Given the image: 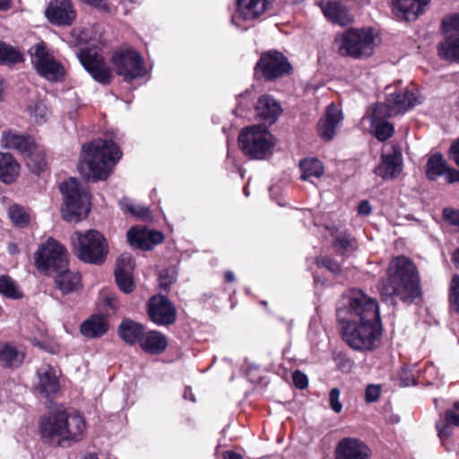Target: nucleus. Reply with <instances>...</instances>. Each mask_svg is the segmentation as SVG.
Segmentation results:
<instances>
[{"instance_id":"c85d7f7f","label":"nucleus","mask_w":459,"mask_h":459,"mask_svg":"<svg viewBox=\"0 0 459 459\" xmlns=\"http://www.w3.org/2000/svg\"><path fill=\"white\" fill-rule=\"evenodd\" d=\"M143 351L151 354H160L165 351L168 346L167 338L158 331H150L143 335L140 341Z\"/></svg>"},{"instance_id":"39448f33","label":"nucleus","mask_w":459,"mask_h":459,"mask_svg":"<svg viewBox=\"0 0 459 459\" xmlns=\"http://www.w3.org/2000/svg\"><path fill=\"white\" fill-rule=\"evenodd\" d=\"M74 41L80 47L76 51V57L83 69L94 82L102 86L110 85L114 80V74L103 56L107 39L100 34L98 39H92L91 42L79 35Z\"/></svg>"},{"instance_id":"a211bd4d","label":"nucleus","mask_w":459,"mask_h":459,"mask_svg":"<svg viewBox=\"0 0 459 459\" xmlns=\"http://www.w3.org/2000/svg\"><path fill=\"white\" fill-rule=\"evenodd\" d=\"M148 315L158 325H170L177 318V309L164 295H154L148 301Z\"/></svg>"},{"instance_id":"e2e57ef3","label":"nucleus","mask_w":459,"mask_h":459,"mask_svg":"<svg viewBox=\"0 0 459 459\" xmlns=\"http://www.w3.org/2000/svg\"><path fill=\"white\" fill-rule=\"evenodd\" d=\"M446 181L448 183L459 182V170L450 169L446 173Z\"/></svg>"},{"instance_id":"a19ab883","label":"nucleus","mask_w":459,"mask_h":459,"mask_svg":"<svg viewBox=\"0 0 459 459\" xmlns=\"http://www.w3.org/2000/svg\"><path fill=\"white\" fill-rule=\"evenodd\" d=\"M8 216L12 222L20 228L27 226L30 221L29 214L18 204H13L9 207Z\"/></svg>"},{"instance_id":"2f4dec72","label":"nucleus","mask_w":459,"mask_h":459,"mask_svg":"<svg viewBox=\"0 0 459 459\" xmlns=\"http://www.w3.org/2000/svg\"><path fill=\"white\" fill-rule=\"evenodd\" d=\"M459 427V402H455L452 408L445 412L444 419L438 420L436 424L438 436L443 438L451 434V427Z\"/></svg>"},{"instance_id":"ea45409f","label":"nucleus","mask_w":459,"mask_h":459,"mask_svg":"<svg viewBox=\"0 0 459 459\" xmlns=\"http://www.w3.org/2000/svg\"><path fill=\"white\" fill-rule=\"evenodd\" d=\"M120 205L125 212L132 214L133 216L144 221L151 220L152 218L151 212L147 207L142 205H134L129 199H122L120 201Z\"/></svg>"},{"instance_id":"864d4df0","label":"nucleus","mask_w":459,"mask_h":459,"mask_svg":"<svg viewBox=\"0 0 459 459\" xmlns=\"http://www.w3.org/2000/svg\"><path fill=\"white\" fill-rule=\"evenodd\" d=\"M443 218L449 224L457 227L459 230V210L445 208L443 210Z\"/></svg>"},{"instance_id":"338daca9","label":"nucleus","mask_w":459,"mask_h":459,"mask_svg":"<svg viewBox=\"0 0 459 459\" xmlns=\"http://www.w3.org/2000/svg\"><path fill=\"white\" fill-rule=\"evenodd\" d=\"M223 459H243L239 454L233 451H226L223 453Z\"/></svg>"},{"instance_id":"f3484780","label":"nucleus","mask_w":459,"mask_h":459,"mask_svg":"<svg viewBox=\"0 0 459 459\" xmlns=\"http://www.w3.org/2000/svg\"><path fill=\"white\" fill-rule=\"evenodd\" d=\"M316 5L325 19L333 25L348 27L355 21L350 8L342 0H319Z\"/></svg>"},{"instance_id":"6e6d98bb","label":"nucleus","mask_w":459,"mask_h":459,"mask_svg":"<svg viewBox=\"0 0 459 459\" xmlns=\"http://www.w3.org/2000/svg\"><path fill=\"white\" fill-rule=\"evenodd\" d=\"M351 238L347 235L340 233L335 236L334 245L343 250L348 249L351 246Z\"/></svg>"},{"instance_id":"cd10ccee","label":"nucleus","mask_w":459,"mask_h":459,"mask_svg":"<svg viewBox=\"0 0 459 459\" xmlns=\"http://www.w3.org/2000/svg\"><path fill=\"white\" fill-rule=\"evenodd\" d=\"M108 324L104 316L93 315L86 319L80 327L82 335L88 338H97L107 333Z\"/></svg>"},{"instance_id":"473e14b6","label":"nucleus","mask_w":459,"mask_h":459,"mask_svg":"<svg viewBox=\"0 0 459 459\" xmlns=\"http://www.w3.org/2000/svg\"><path fill=\"white\" fill-rule=\"evenodd\" d=\"M439 56L449 62L459 64V35H449L438 45Z\"/></svg>"},{"instance_id":"4d7b16f0","label":"nucleus","mask_w":459,"mask_h":459,"mask_svg":"<svg viewBox=\"0 0 459 459\" xmlns=\"http://www.w3.org/2000/svg\"><path fill=\"white\" fill-rule=\"evenodd\" d=\"M322 115H343L342 109L333 101L330 102Z\"/></svg>"},{"instance_id":"ddd939ff","label":"nucleus","mask_w":459,"mask_h":459,"mask_svg":"<svg viewBox=\"0 0 459 459\" xmlns=\"http://www.w3.org/2000/svg\"><path fill=\"white\" fill-rule=\"evenodd\" d=\"M67 264L65 249L53 238H49L35 253V264L46 274H54L67 267Z\"/></svg>"},{"instance_id":"de8ad7c7","label":"nucleus","mask_w":459,"mask_h":459,"mask_svg":"<svg viewBox=\"0 0 459 459\" xmlns=\"http://www.w3.org/2000/svg\"><path fill=\"white\" fill-rule=\"evenodd\" d=\"M29 156L28 165L30 167L34 173H40L46 167V160L39 154H35L30 152V154H27Z\"/></svg>"},{"instance_id":"f8f14e48","label":"nucleus","mask_w":459,"mask_h":459,"mask_svg":"<svg viewBox=\"0 0 459 459\" xmlns=\"http://www.w3.org/2000/svg\"><path fill=\"white\" fill-rule=\"evenodd\" d=\"M77 257L90 264H101L108 255V244L101 233L90 230L85 233L74 232L71 237Z\"/></svg>"},{"instance_id":"6e6552de","label":"nucleus","mask_w":459,"mask_h":459,"mask_svg":"<svg viewBox=\"0 0 459 459\" xmlns=\"http://www.w3.org/2000/svg\"><path fill=\"white\" fill-rule=\"evenodd\" d=\"M109 63L114 67L117 75L126 82H133L143 78L149 70L142 54L134 48L118 47L110 53Z\"/></svg>"},{"instance_id":"13d9d810","label":"nucleus","mask_w":459,"mask_h":459,"mask_svg":"<svg viewBox=\"0 0 459 459\" xmlns=\"http://www.w3.org/2000/svg\"><path fill=\"white\" fill-rule=\"evenodd\" d=\"M375 341L377 340V335H380L382 333V324L379 317L378 313V307L377 304L375 302Z\"/></svg>"},{"instance_id":"774afa93","label":"nucleus","mask_w":459,"mask_h":459,"mask_svg":"<svg viewBox=\"0 0 459 459\" xmlns=\"http://www.w3.org/2000/svg\"><path fill=\"white\" fill-rule=\"evenodd\" d=\"M411 385H416V382L413 378L401 377V385L409 386Z\"/></svg>"},{"instance_id":"2eb2a0df","label":"nucleus","mask_w":459,"mask_h":459,"mask_svg":"<svg viewBox=\"0 0 459 459\" xmlns=\"http://www.w3.org/2000/svg\"><path fill=\"white\" fill-rule=\"evenodd\" d=\"M44 15L51 25L69 28L75 22L78 13L72 0H50L46 4Z\"/></svg>"},{"instance_id":"49530a36","label":"nucleus","mask_w":459,"mask_h":459,"mask_svg":"<svg viewBox=\"0 0 459 459\" xmlns=\"http://www.w3.org/2000/svg\"><path fill=\"white\" fill-rule=\"evenodd\" d=\"M449 301L454 309L459 313V276L454 275L450 284Z\"/></svg>"},{"instance_id":"72a5a7b5","label":"nucleus","mask_w":459,"mask_h":459,"mask_svg":"<svg viewBox=\"0 0 459 459\" xmlns=\"http://www.w3.org/2000/svg\"><path fill=\"white\" fill-rule=\"evenodd\" d=\"M19 169V164L11 154L0 152V180L12 183L18 176Z\"/></svg>"},{"instance_id":"b1692460","label":"nucleus","mask_w":459,"mask_h":459,"mask_svg":"<svg viewBox=\"0 0 459 459\" xmlns=\"http://www.w3.org/2000/svg\"><path fill=\"white\" fill-rule=\"evenodd\" d=\"M25 352L8 342H0V365L4 368H18L23 363Z\"/></svg>"},{"instance_id":"680f3d73","label":"nucleus","mask_w":459,"mask_h":459,"mask_svg":"<svg viewBox=\"0 0 459 459\" xmlns=\"http://www.w3.org/2000/svg\"><path fill=\"white\" fill-rule=\"evenodd\" d=\"M41 108L42 103L40 101H34L32 104L28 105L27 111L29 115H42Z\"/></svg>"},{"instance_id":"a878e982","label":"nucleus","mask_w":459,"mask_h":459,"mask_svg":"<svg viewBox=\"0 0 459 459\" xmlns=\"http://www.w3.org/2000/svg\"><path fill=\"white\" fill-rule=\"evenodd\" d=\"M117 332L119 337L125 342L133 345L138 342H140L144 333V327L140 323L126 318L120 323Z\"/></svg>"},{"instance_id":"f257e3e1","label":"nucleus","mask_w":459,"mask_h":459,"mask_svg":"<svg viewBox=\"0 0 459 459\" xmlns=\"http://www.w3.org/2000/svg\"><path fill=\"white\" fill-rule=\"evenodd\" d=\"M343 340L354 350L373 348V299L360 289L347 290L337 303Z\"/></svg>"},{"instance_id":"dca6fc26","label":"nucleus","mask_w":459,"mask_h":459,"mask_svg":"<svg viewBox=\"0 0 459 459\" xmlns=\"http://www.w3.org/2000/svg\"><path fill=\"white\" fill-rule=\"evenodd\" d=\"M402 170L403 156L400 147L393 143L385 144L381 162L375 169V173L384 179H393L397 178Z\"/></svg>"},{"instance_id":"c9c22d12","label":"nucleus","mask_w":459,"mask_h":459,"mask_svg":"<svg viewBox=\"0 0 459 459\" xmlns=\"http://www.w3.org/2000/svg\"><path fill=\"white\" fill-rule=\"evenodd\" d=\"M342 117H322L317 123V132L320 137L325 141L332 140L342 124Z\"/></svg>"},{"instance_id":"7ed1b4c3","label":"nucleus","mask_w":459,"mask_h":459,"mask_svg":"<svg viewBox=\"0 0 459 459\" xmlns=\"http://www.w3.org/2000/svg\"><path fill=\"white\" fill-rule=\"evenodd\" d=\"M121 156L122 152L113 141L93 140L82 145L79 172L94 181L106 179Z\"/></svg>"},{"instance_id":"bf43d9fd","label":"nucleus","mask_w":459,"mask_h":459,"mask_svg":"<svg viewBox=\"0 0 459 459\" xmlns=\"http://www.w3.org/2000/svg\"><path fill=\"white\" fill-rule=\"evenodd\" d=\"M451 159L459 167V138L450 147Z\"/></svg>"},{"instance_id":"79ce46f5","label":"nucleus","mask_w":459,"mask_h":459,"mask_svg":"<svg viewBox=\"0 0 459 459\" xmlns=\"http://www.w3.org/2000/svg\"><path fill=\"white\" fill-rule=\"evenodd\" d=\"M394 133V126L392 123L381 120H375V138L383 142L389 139Z\"/></svg>"},{"instance_id":"e433bc0d","label":"nucleus","mask_w":459,"mask_h":459,"mask_svg":"<svg viewBox=\"0 0 459 459\" xmlns=\"http://www.w3.org/2000/svg\"><path fill=\"white\" fill-rule=\"evenodd\" d=\"M300 169L302 180H310L311 178H319L324 174V166L322 162L315 158L304 159L300 161Z\"/></svg>"},{"instance_id":"3c124183","label":"nucleus","mask_w":459,"mask_h":459,"mask_svg":"<svg viewBox=\"0 0 459 459\" xmlns=\"http://www.w3.org/2000/svg\"><path fill=\"white\" fill-rule=\"evenodd\" d=\"M316 264L318 266L325 267L328 271H330L333 274H337L341 272L340 264L333 261V259L324 256L318 257L316 259Z\"/></svg>"},{"instance_id":"1a4fd4ad","label":"nucleus","mask_w":459,"mask_h":459,"mask_svg":"<svg viewBox=\"0 0 459 459\" xmlns=\"http://www.w3.org/2000/svg\"><path fill=\"white\" fill-rule=\"evenodd\" d=\"M274 145V138L264 125L247 126L238 135L240 150L246 156L253 160L269 158L273 154Z\"/></svg>"},{"instance_id":"0e129e2a","label":"nucleus","mask_w":459,"mask_h":459,"mask_svg":"<svg viewBox=\"0 0 459 459\" xmlns=\"http://www.w3.org/2000/svg\"><path fill=\"white\" fill-rule=\"evenodd\" d=\"M13 6V0H0V12H7Z\"/></svg>"},{"instance_id":"603ef678","label":"nucleus","mask_w":459,"mask_h":459,"mask_svg":"<svg viewBox=\"0 0 459 459\" xmlns=\"http://www.w3.org/2000/svg\"><path fill=\"white\" fill-rule=\"evenodd\" d=\"M340 390L336 387L333 388L329 394L330 407L336 413H340L342 410V403L340 401Z\"/></svg>"},{"instance_id":"09e8293b","label":"nucleus","mask_w":459,"mask_h":459,"mask_svg":"<svg viewBox=\"0 0 459 459\" xmlns=\"http://www.w3.org/2000/svg\"><path fill=\"white\" fill-rule=\"evenodd\" d=\"M134 266V261L132 255L124 253L118 257L115 271L131 272Z\"/></svg>"},{"instance_id":"a18cd8bd","label":"nucleus","mask_w":459,"mask_h":459,"mask_svg":"<svg viewBox=\"0 0 459 459\" xmlns=\"http://www.w3.org/2000/svg\"><path fill=\"white\" fill-rule=\"evenodd\" d=\"M116 281L118 288L125 293H130L134 290V284L130 272L115 271Z\"/></svg>"},{"instance_id":"f704fd0d","label":"nucleus","mask_w":459,"mask_h":459,"mask_svg":"<svg viewBox=\"0 0 459 459\" xmlns=\"http://www.w3.org/2000/svg\"><path fill=\"white\" fill-rule=\"evenodd\" d=\"M450 169L446 160L440 153H435L429 157L426 164V175L429 180H436L441 176H446Z\"/></svg>"},{"instance_id":"4be33fe9","label":"nucleus","mask_w":459,"mask_h":459,"mask_svg":"<svg viewBox=\"0 0 459 459\" xmlns=\"http://www.w3.org/2000/svg\"><path fill=\"white\" fill-rule=\"evenodd\" d=\"M335 459H368V448L356 438L345 437L337 445Z\"/></svg>"},{"instance_id":"6ab92c4d","label":"nucleus","mask_w":459,"mask_h":459,"mask_svg":"<svg viewBox=\"0 0 459 459\" xmlns=\"http://www.w3.org/2000/svg\"><path fill=\"white\" fill-rule=\"evenodd\" d=\"M390 90V86L385 88L387 91L385 98L387 112L385 115L404 114L421 102L419 95L415 92L408 90L392 92Z\"/></svg>"},{"instance_id":"8fccbe9b","label":"nucleus","mask_w":459,"mask_h":459,"mask_svg":"<svg viewBox=\"0 0 459 459\" xmlns=\"http://www.w3.org/2000/svg\"><path fill=\"white\" fill-rule=\"evenodd\" d=\"M80 3L90 6L97 11L110 13L111 7L107 0H78Z\"/></svg>"},{"instance_id":"58836bf2","label":"nucleus","mask_w":459,"mask_h":459,"mask_svg":"<svg viewBox=\"0 0 459 459\" xmlns=\"http://www.w3.org/2000/svg\"><path fill=\"white\" fill-rule=\"evenodd\" d=\"M0 293L9 299H21L22 292L19 289L17 283L7 275L0 276Z\"/></svg>"},{"instance_id":"393cba45","label":"nucleus","mask_w":459,"mask_h":459,"mask_svg":"<svg viewBox=\"0 0 459 459\" xmlns=\"http://www.w3.org/2000/svg\"><path fill=\"white\" fill-rule=\"evenodd\" d=\"M2 144L4 148L13 149L22 154H30L34 149V142L30 136L16 133H4Z\"/></svg>"},{"instance_id":"20e7f679","label":"nucleus","mask_w":459,"mask_h":459,"mask_svg":"<svg viewBox=\"0 0 459 459\" xmlns=\"http://www.w3.org/2000/svg\"><path fill=\"white\" fill-rule=\"evenodd\" d=\"M86 425L82 415L65 409L45 417L40 421V432L46 442L56 446L70 445L82 439Z\"/></svg>"},{"instance_id":"052dcab7","label":"nucleus","mask_w":459,"mask_h":459,"mask_svg":"<svg viewBox=\"0 0 459 459\" xmlns=\"http://www.w3.org/2000/svg\"><path fill=\"white\" fill-rule=\"evenodd\" d=\"M371 205L368 200L360 202L358 205V212L360 215H368L371 212Z\"/></svg>"},{"instance_id":"412c9836","label":"nucleus","mask_w":459,"mask_h":459,"mask_svg":"<svg viewBox=\"0 0 459 459\" xmlns=\"http://www.w3.org/2000/svg\"><path fill=\"white\" fill-rule=\"evenodd\" d=\"M127 239L131 246L143 250H150L162 242L163 235L157 230L132 228L127 232Z\"/></svg>"},{"instance_id":"5701e85b","label":"nucleus","mask_w":459,"mask_h":459,"mask_svg":"<svg viewBox=\"0 0 459 459\" xmlns=\"http://www.w3.org/2000/svg\"><path fill=\"white\" fill-rule=\"evenodd\" d=\"M37 389L42 394L50 396L59 390L58 371L50 365H43L38 370Z\"/></svg>"},{"instance_id":"5fc2aeb1","label":"nucleus","mask_w":459,"mask_h":459,"mask_svg":"<svg viewBox=\"0 0 459 459\" xmlns=\"http://www.w3.org/2000/svg\"><path fill=\"white\" fill-rule=\"evenodd\" d=\"M292 379L295 386L298 387L299 389H304L307 386V377L299 370H297L293 373Z\"/></svg>"},{"instance_id":"4468645a","label":"nucleus","mask_w":459,"mask_h":459,"mask_svg":"<svg viewBox=\"0 0 459 459\" xmlns=\"http://www.w3.org/2000/svg\"><path fill=\"white\" fill-rule=\"evenodd\" d=\"M273 4V0H236L235 13L230 18V23L240 31H247L253 25L244 23L257 20Z\"/></svg>"},{"instance_id":"4c0bfd02","label":"nucleus","mask_w":459,"mask_h":459,"mask_svg":"<svg viewBox=\"0 0 459 459\" xmlns=\"http://www.w3.org/2000/svg\"><path fill=\"white\" fill-rule=\"evenodd\" d=\"M254 91L252 89H246L236 96L237 105L231 109V115H239L240 113H249L254 109L253 103Z\"/></svg>"},{"instance_id":"c03bdc74","label":"nucleus","mask_w":459,"mask_h":459,"mask_svg":"<svg viewBox=\"0 0 459 459\" xmlns=\"http://www.w3.org/2000/svg\"><path fill=\"white\" fill-rule=\"evenodd\" d=\"M177 280V272L174 268H167L160 272L158 286L160 290L168 291Z\"/></svg>"},{"instance_id":"f03ea898","label":"nucleus","mask_w":459,"mask_h":459,"mask_svg":"<svg viewBox=\"0 0 459 459\" xmlns=\"http://www.w3.org/2000/svg\"><path fill=\"white\" fill-rule=\"evenodd\" d=\"M380 297L393 306L397 300L411 304L422 296L420 272L416 264L404 255L394 257L380 281Z\"/></svg>"},{"instance_id":"69168bd1","label":"nucleus","mask_w":459,"mask_h":459,"mask_svg":"<svg viewBox=\"0 0 459 459\" xmlns=\"http://www.w3.org/2000/svg\"><path fill=\"white\" fill-rule=\"evenodd\" d=\"M366 402L372 403L373 402V384L368 385L366 388Z\"/></svg>"},{"instance_id":"aec40b11","label":"nucleus","mask_w":459,"mask_h":459,"mask_svg":"<svg viewBox=\"0 0 459 459\" xmlns=\"http://www.w3.org/2000/svg\"><path fill=\"white\" fill-rule=\"evenodd\" d=\"M430 0H393L392 10L400 20L415 21L425 11Z\"/></svg>"},{"instance_id":"423d86ee","label":"nucleus","mask_w":459,"mask_h":459,"mask_svg":"<svg viewBox=\"0 0 459 459\" xmlns=\"http://www.w3.org/2000/svg\"><path fill=\"white\" fill-rule=\"evenodd\" d=\"M337 53L343 57L362 59L373 55V26L349 27L334 36Z\"/></svg>"},{"instance_id":"c756f323","label":"nucleus","mask_w":459,"mask_h":459,"mask_svg":"<svg viewBox=\"0 0 459 459\" xmlns=\"http://www.w3.org/2000/svg\"><path fill=\"white\" fill-rule=\"evenodd\" d=\"M24 60V54L18 47L0 39V65L13 67Z\"/></svg>"},{"instance_id":"7c9ffc66","label":"nucleus","mask_w":459,"mask_h":459,"mask_svg":"<svg viewBox=\"0 0 459 459\" xmlns=\"http://www.w3.org/2000/svg\"><path fill=\"white\" fill-rule=\"evenodd\" d=\"M54 274L56 285L62 292L69 293L78 289L81 277L77 273L65 267Z\"/></svg>"},{"instance_id":"bb28decb","label":"nucleus","mask_w":459,"mask_h":459,"mask_svg":"<svg viewBox=\"0 0 459 459\" xmlns=\"http://www.w3.org/2000/svg\"><path fill=\"white\" fill-rule=\"evenodd\" d=\"M255 115H283L281 102L269 93L261 94L254 104Z\"/></svg>"},{"instance_id":"37998d69","label":"nucleus","mask_w":459,"mask_h":459,"mask_svg":"<svg viewBox=\"0 0 459 459\" xmlns=\"http://www.w3.org/2000/svg\"><path fill=\"white\" fill-rule=\"evenodd\" d=\"M442 30L445 37L459 35V13H454L442 20Z\"/></svg>"},{"instance_id":"9b49d317","label":"nucleus","mask_w":459,"mask_h":459,"mask_svg":"<svg viewBox=\"0 0 459 459\" xmlns=\"http://www.w3.org/2000/svg\"><path fill=\"white\" fill-rule=\"evenodd\" d=\"M60 191L64 196V207L62 215L66 221L78 222L82 217H86L90 208L88 207L89 195L80 182L74 178L60 185Z\"/></svg>"},{"instance_id":"0eeeda50","label":"nucleus","mask_w":459,"mask_h":459,"mask_svg":"<svg viewBox=\"0 0 459 459\" xmlns=\"http://www.w3.org/2000/svg\"><path fill=\"white\" fill-rule=\"evenodd\" d=\"M253 71L255 81L276 82L284 77L291 75L294 72V67L281 50L270 48L260 52Z\"/></svg>"},{"instance_id":"9d476101","label":"nucleus","mask_w":459,"mask_h":459,"mask_svg":"<svg viewBox=\"0 0 459 459\" xmlns=\"http://www.w3.org/2000/svg\"><path fill=\"white\" fill-rule=\"evenodd\" d=\"M32 67L36 73L51 83L63 82L68 73L65 65L49 52L44 41L34 44L28 51Z\"/></svg>"}]
</instances>
